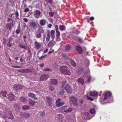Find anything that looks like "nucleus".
Masks as SVG:
<instances>
[{"label":"nucleus","mask_w":122,"mask_h":122,"mask_svg":"<svg viewBox=\"0 0 122 122\" xmlns=\"http://www.w3.org/2000/svg\"><path fill=\"white\" fill-rule=\"evenodd\" d=\"M104 98L103 100L107 99L109 103L112 102L113 99L111 93L109 91H106L103 93Z\"/></svg>","instance_id":"1"},{"label":"nucleus","mask_w":122,"mask_h":122,"mask_svg":"<svg viewBox=\"0 0 122 122\" xmlns=\"http://www.w3.org/2000/svg\"><path fill=\"white\" fill-rule=\"evenodd\" d=\"M60 71L62 73L67 75H70V69L66 66L61 67Z\"/></svg>","instance_id":"2"},{"label":"nucleus","mask_w":122,"mask_h":122,"mask_svg":"<svg viewBox=\"0 0 122 122\" xmlns=\"http://www.w3.org/2000/svg\"><path fill=\"white\" fill-rule=\"evenodd\" d=\"M70 100L73 103L75 106H76L78 105L77 99L75 97L73 96H72L70 98Z\"/></svg>","instance_id":"3"},{"label":"nucleus","mask_w":122,"mask_h":122,"mask_svg":"<svg viewBox=\"0 0 122 122\" xmlns=\"http://www.w3.org/2000/svg\"><path fill=\"white\" fill-rule=\"evenodd\" d=\"M64 104V103L61 100L60 98L57 99L56 103V106L58 107H59L62 105Z\"/></svg>","instance_id":"4"},{"label":"nucleus","mask_w":122,"mask_h":122,"mask_svg":"<svg viewBox=\"0 0 122 122\" xmlns=\"http://www.w3.org/2000/svg\"><path fill=\"white\" fill-rule=\"evenodd\" d=\"M18 72L22 73H28L30 71V70L29 69H22L18 70Z\"/></svg>","instance_id":"5"},{"label":"nucleus","mask_w":122,"mask_h":122,"mask_svg":"<svg viewBox=\"0 0 122 122\" xmlns=\"http://www.w3.org/2000/svg\"><path fill=\"white\" fill-rule=\"evenodd\" d=\"M46 98L47 100V103L49 105L50 107H51L52 104L51 97L49 96H48L46 97Z\"/></svg>","instance_id":"6"},{"label":"nucleus","mask_w":122,"mask_h":122,"mask_svg":"<svg viewBox=\"0 0 122 122\" xmlns=\"http://www.w3.org/2000/svg\"><path fill=\"white\" fill-rule=\"evenodd\" d=\"M13 88L14 90H20L22 89V87L21 85L16 84L13 86Z\"/></svg>","instance_id":"7"},{"label":"nucleus","mask_w":122,"mask_h":122,"mask_svg":"<svg viewBox=\"0 0 122 122\" xmlns=\"http://www.w3.org/2000/svg\"><path fill=\"white\" fill-rule=\"evenodd\" d=\"M65 90L68 93L71 94L72 93V90L70 86L69 85H66V87Z\"/></svg>","instance_id":"8"},{"label":"nucleus","mask_w":122,"mask_h":122,"mask_svg":"<svg viewBox=\"0 0 122 122\" xmlns=\"http://www.w3.org/2000/svg\"><path fill=\"white\" fill-rule=\"evenodd\" d=\"M73 39H75L76 40L78 41L80 43H82L83 42V39L81 38L75 36L73 38Z\"/></svg>","instance_id":"9"},{"label":"nucleus","mask_w":122,"mask_h":122,"mask_svg":"<svg viewBox=\"0 0 122 122\" xmlns=\"http://www.w3.org/2000/svg\"><path fill=\"white\" fill-rule=\"evenodd\" d=\"M76 49L79 54H81L83 53V50L82 49L80 46H77L76 48Z\"/></svg>","instance_id":"10"},{"label":"nucleus","mask_w":122,"mask_h":122,"mask_svg":"<svg viewBox=\"0 0 122 122\" xmlns=\"http://www.w3.org/2000/svg\"><path fill=\"white\" fill-rule=\"evenodd\" d=\"M48 78V75L47 74L42 75L40 78V80L43 81L44 80L47 79Z\"/></svg>","instance_id":"11"},{"label":"nucleus","mask_w":122,"mask_h":122,"mask_svg":"<svg viewBox=\"0 0 122 122\" xmlns=\"http://www.w3.org/2000/svg\"><path fill=\"white\" fill-rule=\"evenodd\" d=\"M58 82L57 79H52L51 80L50 84L52 85H55L57 84Z\"/></svg>","instance_id":"12"},{"label":"nucleus","mask_w":122,"mask_h":122,"mask_svg":"<svg viewBox=\"0 0 122 122\" xmlns=\"http://www.w3.org/2000/svg\"><path fill=\"white\" fill-rule=\"evenodd\" d=\"M8 98L11 101H13L14 98V96L12 93H10L8 95Z\"/></svg>","instance_id":"13"},{"label":"nucleus","mask_w":122,"mask_h":122,"mask_svg":"<svg viewBox=\"0 0 122 122\" xmlns=\"http://www.w3.org/2000/svg\"><path fill=\"white\" fill-rule=\"evenodd\" d=\"M21 116H22L23 118H26L30 116V115L28 113H24L21 114Z\"/></svg>","instance_id":"14"},{"label":"nucleus","mask_w":122,"mask_h":122,"mask_svg":"<svg viewBox=\"0 0 122 122\" xmlns=\"http://www.w3.org/2000/svg\"><path fill=\"white\" fill-rule=\"evenodd\" d=\"M98 93L96 91H91L90 92V95L92 96H98Z\"/></svg>","instance_id":"15"},{"label":"nucleus","mask_w":122,"mask_h":122,"mask_svg":"<svg viewBox=\"0 0 122 122\" xmlns=\"http://www.w3.org/2000/svg\"><path fill=\"white\" fill-rule=\"evenodd\" d=\"M28 96L32 98H34L35 100H36L37 99V98L36 97H35L36 95L34 94L31 93H29L28 94Z\"/></svg>","instance_id":"16"},{"label":"nucleus","mask_w":122,"mask_h":122,"mask_svg":"<svg viewBox=\"0 0 122 122\" xmlns=\"http://www.w3.org/2000/svg\"><path fill=\"white\" fill-rule=\"evenodd\" d=\"M78 83L80 85H83L84 84V81L83 79L81 77L79 78L78 79Z\"/></svg>","instance_id":"17"},{"label":"nucleus","mask_w":122,"mask_h":122,"mask_svg":"<svg viewBox=\"0 0 122 122\" xmlns=\"http://www.w3.org/2000/svg\"><path fill=\"white\" fill-rule=\"evenodd\" d=\"M35 46L37 49L40 48L41 46L40 44L38 42H36L34 43Z\"/></svg>","instance_id":"18"},{"label":"nucleus","mask_w":122,"mask_h":122,"mask_svg":"<svg viewBox=\"0 0 122 122\" xmlns=\"http://www.w3.org/2000/svg\"><path fill=\"white\" fill-rule=\"evenodd\" d=\"M46 20L45 19H43L40 20V25L42 26L44 25L46 23Z\"/></svg>","instance_id":"19"},{"label":"nucleus","mask_w":122,"mask_h":122,"mask_svg":"<svg viewBox=\"0 0 122 122\" xmlns=\"http://www.w3.org/2000/svg\"><path fill=\"white\" fill-rule=\"evenodd\" d=\"M67 81H63L62 82V85L61 86V88L65 89L66 87Z\"/></svg>","instance_id":"20"},{"label":"nucleus","mask_w":122,"mask_h":122,"mask_svg":"<svg viewBox=\"0 0 122 122\" xmlns=\"http://www.w3.org/2000/svg\"><path fill=\"white\" fill-rule=\"evenodd\" d=\"M67 107L66 106H63L60 108V109L61 111H64L66 112L67 109Z\"/></svg>","instance_id":"21"},{"label":"nucleus","mask_w":122,"mask_h":122,"mask_svg":"<svg viewBox=\"0 0 122 122\" xmlns=\"http://www.w3.org/2000/svg\"><path fill=\"white\" fill-rule=\"evenodd\" d=\"M11 107H13L14 108H15V110H16L17 109L19 108V107L18 105L16 104H13L11 105Z\"/></svg>","instance_id":"22"},{"label":"nucleus","mask_w":122,"mask_h":122,"mask_svg":"<svg viewBox=\"0 0 122 122\" xmlns=\"http://www.w3.org/2000/svg\"><path fill=\"white\" fill-rule=\"evenodd\" d=\"M64 117L63 115L59 114L58 115V118L60 121H63V119Z\"/></svg>","instance_id":"23"},{"label":"nucleus","mask_w":122,"mask_h":122,"mask_svg":"<svg viewBox=\"0 0 122 122\" xmlns=\"http://www.w3.org/2000/svg\"><path fill=\"white\" fill-rule=\"evenodd\" d=\"M20 100L21 101L24 102H26L27 101V99L23 97H21Z\"/></svg>","instance_id":"24"},{"label":"nucleus","mask_w":122,"mask_h":122,"mask_svg":"<svg viewBox=\"0 0 122 122\" xmlns=\"http://www.w3.org/2000/svg\"><path fill=\"white\" fill-rule=\"evenodd\" d=\"M89 115L88 112H86L83 113V117L85 119L87 118Z\"/></svg>","instance_id":"25"},{"label":"nucleus","mask_w":122,"mask_h":122,"mask_svg":"<svg viewBox=\"0 0 122 122\" xmlns=\"http://www.w3.org/2000/svg\"><path fill=\"white\" fill-rule=\"evenodd\" d=\"M6 27L7 29H9L10 30L12 27L11 23H7L6 24Z\"/></svg>","instance_id":"26"},{"label":"nucleus","mask_w":122,"mask_h":122,"mask_svg":"<svg viewBox=\"0 0 122 122\" xmlns=\"http://www.w3.org/2000/svg\"><path fill=\"white\" fill-rule=\"evenodd\" d=\"M19 47L23 48L25 50H27V47L26 46H24L22 43H20L19 44Z\"/></svg>","instance_id":"27"},{"label":"nucleus","mask_w":122,"mask_h":122,"mask_svg":"<svg viewBox=\"0 0 122 122\" xmlns=\"http://www.w3.org/2000/svg\"><path fill=\"white\" fill-rule=\"evenodd\" d=\"M35 103V102L34 101L31 99H30L29 101V104L30 106H33Z\"/></svg>","instance_id":"28"},{"label":"nucleus","mask_w":122,"mask_h":122,"mask_svg":"<svg viewBox=\"0 0 122 122\" xmlns=\"http://www.w3.org/2000/svg\"><path fill=\"white\" fill-rule=\"evenodd\" d=\"M84 71V69L81 67L79 68L78 70H77V72L79 74H80L81 73L83 72Z\"/></svg>","instance_id":"29"},{"label":"nucleus","mask_w":122,"mask_h":122,"mask_svg":"<svg viewBox=\"0 0 122 122\" xmlns=\"http://www.w3.org/2000/svg\"><path fill=\"white\" fill-rule=\"evenodd\" d=\"M7 92L5 91H3L1 92V94L4 97H6Z\"/></svg>","instance_id":"30"},{"label":"nucleus","mask_w":122,"mask_h":122,"mask_svg":"<svg viewBox=\"0 0 122 122\" xmlns=\"http://www.w3.org/2000/svg\"><path fill=\"white\" fill-rule=\"evenodd\" d=\"M29 26L33 27H36V24L34 22H31L30 23Z\"/></svg>","instance_id":"31"},{"label":"nucleus","mask_w":122,"mask_h":122,"mask_svg":"<svg viewBox=\"0 0 122 122\" xmlns=\"http://www.w3.org/2000/svg\"><path fill=\"white\" fill-rule=\"evenodd\" d=\"M90 112L92 114H95V109L94 108H92L90 110Z\"/></svg>","instance_id":"32"},{"label":"nucleus","mask_w":122,"mask_h":122,"mask_svg":"<svg viewBox=\"0 0 122 122\" xmlns=\"http://www.w3.org/2000/svg\"><path fill=\"white\" fill-rule=\"evenodd\" d=\"M35 13L36 15L38 16H39L41 14V12L39 10H37L35 11Z\"/></svg>","instance_id":"33"},{"label":"nucleus","mask_w":122,"mask_h":122,"mask_svg":"<svg viewBox=\"0 0 122 122\" xmlns=\"http://www.w3.org/2000/svg\"><path fill=\"white\" fill-rule=\"evenodd\" d=\"M70 61L71 64L73 67H75L76 66V64L74 62V61L73 60H72L71 59L70 60Z\"/></svg>","instance_id":"34"},{"label":"nucleus","mask_w":122,"mask_h":122,"mask_svg":"<svg viewBox=\"0 0 122 122\" xmlns=\"http://www.w3.org/2000/svg\"><path fill=\"white\" fill-rule=\"evenodd\" d=\"M29 108V106L27 105L24 106L22 107V109L24 110L28 109Z\"/></svg>","instance_id":"35"},{"label":"nucleus","mask_w":122,"mask_h":122,"mask_svg":"<svg viewBox=\"0 0 122 122\" xmlns=\"http://www.w3.org/2000/svg\"><path fill=\"white\" fill-rule=\"evenodd\" d=\"M56 33V37L57 39H59L60 36V33L59 31H57Z\"/></svg>","instance_id":"36"},{"label":"nucleus","mask_w":122,"mask_h":122,"mask_svg":"<svg viewBox=\"0 0 122 122\" xmlns=\"http://www.w3.org/2000/svg\"><path fill=\"white\" fill-rule=\"evenodd\" d=\"M65 26L63 25L60 26H59L60 29L61 31H63L65 30Z\"/></svg>","instance_id":"37"},{"label":"nucleus","mask_w":122,"mask_h":122,"mask_svg":"<svg viewBox=\"0 0 122 122\" xmlns=\"http://www.w3.org/2000/svg\"><path fill=\"white\" fill-rule=\"evenodd\" d=\"M51 36L49 34H48L46 38V41H47L49 40V39L50 38Z\"/></svg>","instance_id":"38"},{"label":"nucleus","mask_w":122,"mask_h":122,"mask_svg":"<svg viewBox=\"0 0 122 122\" xmlns=\"http://www.w3.org/2000/svg\"><path fill=\"white\" fill-rule=\"evenodd\" d=\"M71 45L69 44H68L66 46V49L67 51H68Z\"/></svg>","instance_id":"39"},{"label":"nucleus","mask_w":122,"mask_h":122,"mask_svg":"<svg viewBox=\"0 0 122 122\" xmlns=\"http://www.w3.org/2000/svg\"><path fill=\"white\" fill-rule=\"evenodd\" d=\"M80 32L79 31V30H78L76 29L75 30V31H74V33H75L77 35L80 33Z\"/></svg>","instance_id":"40"},{"label":"nucleus","mask_w":122,"mask_h":122,"mask_svg":"<svg viewBox=\"0 0 122 122\" xmlns=\"http://www.w3.org/2000/svg\"><path fill=\"white\" fill-rule=\"evenodd\" d=\"M40 114L42 117H44L45 115V112L44 111L41 112L40 113Z\"/></svg>","instance_id":"41"},{"label":"nucleus","mask_w":122,"mask_h":122,"mask_svg":"<svg viewBox=\"0 0 122 122\" xmlns=\"http://www.w3.org/2000/svg\"><path fill=\"white\" fill-rule=\"evenodd\" d=\"M36 38H41L42 37L40 33L37 34L36 36Z\"/></svg>","instance_id":"42"},{"label":"nucleus","mask_w":122,"mask_h":122,"mask_svg":"<svg viewBox=\"0 0 122 122\" xmlns=\"http://www.w3.org/2000/svg\"><path fill=\"white\" fill-rule=\"evenodd\" d=\"M92 78V77L91 76H89L88 77L87 81L89 83L91 81V80Z\"/></svg>","instance_id":"43"},{"label":"nucleus","mask_w":122,"mask_h":122,"mask_svg":"<svg viewBox=\"0 0 122 122\" xmlns=\"http://www.w3.org/2000/svg\"><path fill=\"white\" fill-rule=\"evenodd\" d=\"M72 109L71 108H68L67 109L66 112H71L72 110Z\"/></svg>","instance_id":"44"},{"label":"nucleus","mask_w":122,"mask_h":122,"mask_svg":"<svg viewBox=\"0 0 122 122\" xmlns=\"http://www.w3.org/2000/svg\"><path fill=\"white\" fill-rule=\"evenodd\" d=\"M64 93V91L63 90H61V91H60L59 94L60 95H62Z\"/></svg>","instance_id":"45"},{"label":"nucleus","mask_w":122,"mask_h":122,"mask_svg":"<svg viewBox=\"0 0 122 122\" xmlns=\"http://www.w3.org/2000/svg\"><path fill=\"white\" fill-rule=\"evenodd\" d=\"M54 13L53 12H50L49 13V15L50 17H53L54 15Z\"/></svg>","instance_id":"46"},{"label":"nucleus","mask_w":122,"mask_h":122,"mask_svg":"<svg viewBox=\"0 0 122 122\" xmlns=\"http://www.w3.org/2000/svg\"><path fill=\"white\" fill-rule=\"evenodd\" d=\"M12 67L15 68H21V67L20 66H12Z\"/></svg>","instance_id":"47"},{"label":"nucleus","mask_w":122,"mask_h":122,"mask_svg":"<svg viewBox=\"0 0 122 122\" xmlns=\"http://www.w3.org/2000/svg\"><path fill=\"white\" fill-rule=\"evenodd\" d=\"M87 99L88 100H90L91 101H93V99L91 98V97H89L88 96H87Z\"/></svg>","instance_id":"48"},{"label":"nucleus","mask_w":122,"mask_h":122,"mask_svg":"<svg viewBox=\"0 0 122 122\" xmlns=\"http://www.w3.org/2000/svg\"><path fill=\"white\" fill-rule=\"evenodd\" d=\"M10 117H8V118L9 119H12L14 118V117L12 115V114H10Z\"/></svg>","instance_id":"49"},{"label":"nucleus","mask_w":122,"mask_h":122,"mask_svg":"<svg viewBox=\"0 0 122 122\" xmlns=\"http://www.w3.org/2000/svg\"><path fill=\"white\" fill-rule=\"evenodd\" d=\"M29 10H30L28 8H27L25 9L24 11V12H27L29 11Z\"/></svg>","instance_id":"50"},{"label":"nucleus","mask_w":122,"mask_h":122,"mask_svg":"<svg viewBox=\"0 0 122 122\" xmlns=\"http://www.w3.org/2000/svg\"><path fill=\"white\" fill-rule=\"evenodd\" d=\"M56 30V32L57 31H58V25H56L55 26V27Z\"/></svg>","instance_id":"51"},{"label":"nucleus","mask_w":122,"mask_h":122,"mask_svg":"<svg viewBox=\"0 0 122 122\" xmlns=\"http://www.w3.org/2000/svg\"><path fill=\"white\" fill-rule=\"evenodd\" d=\"M55 33V31L54 30H52L50 32L51 34V35H54Z\"/></svg>","instance_id":"52"},{"label":"nucleus","mask_w":122,"mask_h":122,"mask_svg":"<svg viewBox=\"0 0 122 122\" xmlns=\"http://www.w3.org/2000/svg\"><path fill=\"white\" fill-rule=\"evenodd\" d=\"M52 41H50L49 43L48 46H50L52 45Z\"/></svg>","instance_id":"53"},{"label":"nucleus","mask_w":122,"mask_h":122,"mask_svg":"<svg viewBox=\"0 0 122 122\" xmlns=\"http://www.w3.org/2000/svg\"><path fill=\"white\" fill-rule=\"evenodd\" d=\"M44 64L43 63H41L39 65V66L41 68L43 67H44Z\"/></svg>","instance_id":"54"},{"label":"nucleus","mask_w":122,"mask_h":122,"mask_svg":"<svg viewBox=\"0 0 122 122\" xmlns=\"http://www.w3.org/2000/svg\"><path fill=\"white\" fill-rule=\"evenodd\" d=\"M23 20L26 22H27L28 21V19L26 18H23Z\"/></svg>","instance_id":"55"},{"label":"nucleus","mask_w":122,"mask_h":122,"mask_svg":"<svg viewBox=\"0 0 122 122\" xmlns=\"http://www.w3.org/2000/svg\"><path fill=\"white\" fill-rule=\"evenodd\" d=\"M15 15L16 16L17 18L19 16V14L18 12L17 11H16L15 13Z\"/></svg>","instance_id":"56"},{"label":"nucleus","mask_w":122,"mask_h":122,"mask_svg":"<svg viewBox=\"0 0 122 122\" xmlns=\"http://www.w3.org/2000/svg\"><path fill=\"white\" fill-rule=\"evenodd\" d=\"M51 70L49 68H46L45 69L44 71H51Z\"/></svg>","instance_id":"57"},{"label":"nucleus","mask_w":122,"mask_h":122,"mask_svg":"<svg viewBox=\"0 0 122 122\" xmlns=\"http://www.w3.org/2000/svg\"><path fill=\"white\" fill-rule=\"evenodd\" d=\"M50 89L51 91H54V88L53 87L51 86L50 88Z\"/></svg>","instance_id":"58"},{"label":"nucleus","mask_w":122,"mask_h":122,"mask_svg":"<svg viewBox=\"0 0 122 122\" xmlns=\"http://www.w3.org/2000/svg\"><path fill=\"white\" fill-rule=\"evenodd\" d=\"M12 20V19L10 18H8L7 20V22H9Z\"/></svg>","instance_id":"59"},{"label":"nucleus","mask_w":122,"mask_h":122,"mask_svg":"<svg viewBox=\"0 0 122 122\" xmlns=\"http://www.w3.org/2000/svg\"><path fill=\"white\" fill-rule=\"evenodd\" d=\"M54 51V50L53 49H52V50L51 51L50 50V51L48 52V54H51Z\"/></svg>","instance_id":"60"},{"label":"nucleus","mask_w":122,"mask_h":122,"mask_svg":"<svg viewBox=\"0 0 122 122\" xmlns=\"http://www.w3.org/2000/svg\"><path fill=\"white\" fill-rule=\"evenodd\" d=\"M48 49H46L44 51V53H46L48 51Z\"/></svg>","instance_id":"61"},{"label":"nucleus","mask_w":122,"mask_h":122,"mask_svg":"<svg viewBox=\"0 0 122 122\" xmlns=\"http://www.w3.org/2000/svg\"><path fill=\"white\" fill-rule=\"evenodd\" d=\"M20 30L19 29H17L16 30V33L17 34H18L20 32Z\"/></svg>","instance_id":"62"},{"label":"nucleus","mask_w":122,"mask_h":122,"mask_svg":"<svg viewBox=\"0 0 122 122\" xmlns=\"http://www.w3.org/2000/svg\"><path fill=\"white\" fill-rule=\"evenodd\" d=\"M90 19L91 21H92L94 20V18L93 17H92L90 18Z\"/></svg>","instance_id":"63"},{"label":"nucleus","mask_w":122,"mask_h":122,"mask_svg":"<svg viewBox=\"0 0 122 122\" xmlns=\"http://www.w3.org/2000/svg\"><path fill=\"white\" fill-rule=\"evenodd\" d=\"M7 46L9 47L10 48L12 46L11 44H7Z\"/></svg>","instance_id":"64"}]
</instances>
